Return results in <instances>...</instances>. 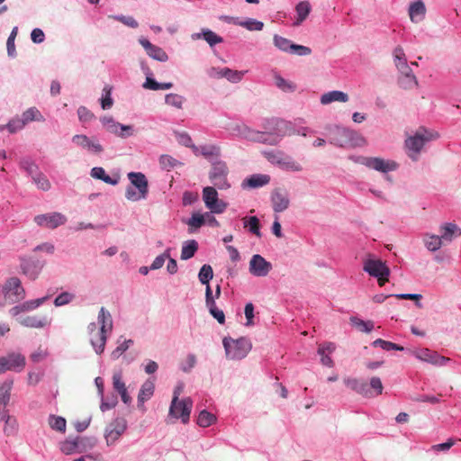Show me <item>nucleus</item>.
I'll list each match as a JSON object with an SVG mask.
<instances>
[{
  "mask_svg": "<svg viewBox=\"0 0 461 461\" xmlns=\"http://www.w3.org/2000/svg\"><path fill=\"white\" fill-rule=\"evenodd\" d=\"M330 142L341 148H356L366 144L365 138L358 132L339 126L330 131Z\"/></svg>",
  "mask_w": 461,
  "mask_h": 461,
  "instance_id": "1",
  "label": "nucleus"
},
{
  "mask_svg": "<svg viewBox=\"0 0 461 461\" xmlns=\"http://www.w3.org/2000/svg\"><path fill=\"white\" fill-rule=\"evenodd\" d=\"M222 343L226 357L231 360L244 358L252 348L251 341L244 337L238 339L224 338Z\"/></svg>",
  "mask_w": 461,
  "mask_h": 461,
  "instance_id": "2",
  "label": "nucleus"
},
{
  "mask_svg": "<svg viewBox=\"0 0 461 461\" xmlns=\"http://www.w3.org/2000/svg\"><path fill=\"white\" fill-rule=\"evenodd\" d=\"M438 138V134L437 132L429 131L423 127L420 128L413 136L409 137L405 140L407 149L414 153V155L410 154V157L416 159V156L420 153L424 144Z\"/></svg>",
  "mask_w": 461,
  "mask_h": 461,
  "instance_id": "3",
  "label": "nucleus"
},
{
  "mask_svg": "<svg viewBox=\"0 0 461 461\" xmlns=\"http://www.w3.org/2000/svg\"><path fill=\"white\" fill-rule=\"evenodd\" d=\"M349 159L352 160L354 163L364 165L368 168H372L382 173L393 171L398 167L395 161L385 160L381 158L350 156Z\"/></svg>",
  "mask_w": 461,
  "mask_h": 461,
  "instance_id": "4",
  "label": "nucleus"
},
{
  "mask_svg": "<svg viewBox=\"0 0 461 461\" xmlns=\"http://www.w3.org/2000/svg\"><path fill=\"white\" fill-rule=\"evenodd\" d=\"M192 408L193 401L189 397L179 401L172 399L168 411V419H180L183 424H186L190 420Z\"/></svg>",
  "mask_w": 461,
  "mask_h": 461,
  "instance_id": "5",
  "label": "nucleus"
},
{
  "mask_svg": "<svg viewBox=\"0 0 461 461\" xmlns=\"http://www.w3.org/2000/svg\"><path fill=\"white\" fill-rule=\"evenodd\" d=\"M229 169L225 162L217 161L212 164L209 173L211 183L221 190H226L230 187L228 181Z\"/></svg>",
  "mask_w": 461,
  "mask_h": 461,
  "instance_id": "6",
  "label": "nucleus"
},
{
  "mask_svg": "<svg viewBox=\"0 0 461 461\" xmlns=\"http://www.w3.org/2000/svg\"><path fill=\"white\" fill-rule=\"evenodd\" d=\"M5 300L8 303H14L23 300L25 296V291L18 277H10L6 280L3 287Z\"/></svg>",
  "mask_w": 461,
  "mask_h": 461,
  "instance_id": "7",
  "label": "nucleus"
},
{
  "mask_svg": "<svg viewBox=\"0 0 461 461\" xmlns=\"http://www.w3.org/2000/svg\"><path fill=\"white\" fill-rule=\"evenodd\" d=\"M127 420L122 417L113 420L104 429V438L107 446H113L127 429Z\"/></svg>",
  "mask_w": 461,
  "mask_h": 461,
  "instance_id": "8",
  "label": "nucleus"
},
{
  "mask_svg": "<svg viewBox=\"0 0 461 461\" xmlns=\"http://www.w3.org/2000/svg\"><path fill=\"white\" fill-rule=\"evenodd\" d=\"M26 364L25 357L18 352H11L0 357V374L6 371L21 372Z\"/></svg>",
  "mask_w": 461,
  "mask_h": 461,
  "instance_id": "9",
  "label": "nucleus"
},
{
  "mask_svg": "<svg viewBox=\"0 0 461 461\" xmlns=\"http://www.w3.org/2000/svg\"><path fill=\"white\" fill-rule=\"evenodd\" d=\"M203 200L206 208L212 213H222L228 205L218 198L215 186H206L203 189Z\"/></svg>",
  "mask_w": 461,
  "mask_h": 461,
  "instance_id": "10",
  "label": "nucleus"
},
{
  "mask_svg": "<svg viewBox=\"0 0 461 461\" xmlns=\"http://www.w3.org/2000/svg\"><path fill=\"white\" fill-rule=\"evenodd\" d=\"M98 323L100 324L99 337L95 343L102 348L106 343L107 336L113 330V320L110 312L104 307L100 309L98 314Z\"/></svg>",
  "mask_w": 461,
  "mask_h": 461,
  "instance_id": "11",
  "label": "nucleus"
},
{
  "mask_svg": "<svg viewBox=\"0 0 461 461\" xmlns=\"http://www.w3.org/2000/svg\"><path fill=\"white\" fill-rule=\"evenodd\" d=\"M273 40L275 46L282 51L294 53L298 56H308L312 53L309 47L292 43L288 39L282 36L276 34Z\"/></svg>",
  "mask_w": 461,
  "mask_h": 461,
  "instance_id": "12",
  "label": "nucleus"
},
{
  "mask_svg": "<svg viewBox=\"0 0 461 461\" xmlns=\"http://www.w3.org/2000/svg\"><path fill=\"white\" fill-rule=\"evenodd\" d=\"M249 270L254 276H267L272 270V264L266 260L261 255L255 254L250 258Z\"/></svg>",
  "mask_w": 461,
  "mask_h": 461,
  "instance_id": "13",
  "label": "nucleus"
},
{
  "mask_svg": "<svg viewBox=\"0 0 461 461\" xmlns=\"http://www.w3.org/2000/svg\"><path fill=\"white\" fill-rule=\"evenodd\" d=\"M101 122L107 131L113 133L121 138H126L133 134L131 125H123L113 120L111 116H104Z\"/></svg>",
  "mask_w": 461,
  "mask_h": 461,
  "instance_id": "14",
  "label": "nucleus"
},
{
  "mask_svg": "<svg viewBox=\"0 0 461 461\" xmlns=\"http://www.w3.org/2000/svg\"><path fill=\"white\" fill-rule=\"evenodd\" d=\"M34 221L40 226L55 229L63 225L67 221V218L60 212H53L37 215Z\"/></svg>",
  "mask_w": 461,
  "mask_h": 461,
  "instance_id": "15",
  "label": "nucleus"
},
{
  "mask_svg": "<svg viewBox=\"0 0 461 461\" xmlns=\"http://www.w3.org/2000/svg\"><path fill=\"white\" fill-rule=\"evenodd\" d=\"M271 203L273 210L276 212H282L285 211L290 204L288 192L282 188L274 189L271 194Z\"/></svg>",
  "mask_w": 461,
  "mask_h": 461,
  "instance_id": "16",
  "label": "nucleus"
},
{
  "mask_svg": "<svg viewBox=\"0 0 461 461\" xmlns=\"http://www.w3.org/2000/svg\"><path fill=\"white\" fill-rule=\"evenodd\" d=\"M240 134L250 141L267 143L270 145L277 144L276 138H272L271 140H269L268 138H266V132L252 130L246 125L240 127Z\"/></svg>",
  "mask_w": 461,
  "mask_h": 461,
  "instance_id": "17",
  "label": "nucleus"
},
{
  "mask_svg": "<svg viewBox=\"0 0 461 461\" xmlns=\"http://www.w3.org/2000/svg\"><path fill=\"white\" fill-rule=\"evenodd\" d=\"M398 69L401 73L399 77V85L402 88L411 89L418 86V80L407 63H403L402 65L399 66Z\"/></svg>",
  "mask_w": 461,
  "mask_h": 461,
  "instance_id": "18",
  "label": "nucleus"
},
{
  "mask_svg": "<svg viewBox=\"0 0 461 461\" xmlns=\"http://www.w3.org/2000/svg\"><path fill=\"white\" fill-rule=\"evenodd\" d=\"M364 270L371 276H389L390 269L382 260L367 259L364 263Z\"/></svg>",
  "mask_w": 461,
  "mask_h": 461,
  "instance_id": "19",
  "label": "nucleus"
},
{
  "mask_svg": "<svg viewBox=\"0 0 461 461\" xmlns=\"http://www.w3.org/2000/svg\"><path fill=\"white\" fill-rule=\"evenodd\" d=\"M345 384L357 393L361 394L364 397H373V393L368 387V384L357 378L347 377L344 378Z\"/></svg>",
  "mask_w": 461,
  "mask_h": 461,
  "instance_id": "20",
  "label": "nucleus"
},
{
  "mask_svg": "<svg viewBox=\"0 0 461 461\" xmlns=\"http://www.w3.org/2000/svg\"><path fill=\"white\" fill-rule=\"evenodd\" d=\"M128 178L140 194V197H147L149 193V183L146 176L140 172H130Z\"/></svg>",
  "mask_w": 461,
  "mask_h": 461,
  "instance_id": "21",
  "label": "nucleus"
},
{
  "mask_svg": "<svg viewBox=\"0 0 461 461\" xmlns=\"http://www.w3.org/2000/svg\"><path fill=\"white\" fill-rule=\"evenodd\" d=\"M139 42L145 49L147 54L150 58L161 62H165L168 59L167 54L160 47L153 45L147 39L140 38Z\"/></svg>",
  "mask_w": 461,
  "mask_h": 461,
  "instance_id": "22",
  "label": "nucleus"
},
{
  "mask_svg": "<svg viewBox=\"0 0 461 461\" xmlns=\"http://www.w3.org/2000/svg\"><path fill=\"white\" fill-rule=\"evenodd\" d=\"M72 140L77 145L87 149L90 152L99 154L103 151V147L100 143L88 138L86 135H75Z\"/></svg>",
  "mask_w": 461,
  "mask_h": 461,
  "instance_id": "23",
  "label": "nucleus"
},
{
  "mask_svg": "<svg viewBox=\"0 0 461 461\" xmlns=\"http://www.w3.org/2000/svg\"><path fill=\"white\" fill-rule=\"evenodd\" d=\"M113 389L121 395L122 401L125 404L131 402V397L127 392L125 383L122 381V375L121 372L114 373L113 375Z\"/></svg>",
  "mask_w": 461,
  "mask_h": 461,
  "instance_id": "24",
  "label": "nucleus"
},
{
  "mask_svg": "<svg viewBox=\"0 0 461 461\" xmlns=\"http://www.w3.org/2000/svg\"><path fill=\"white\" fill-rule=\"evenodd\" d=\"M272 123L276 124L273 137L277 138V142L279 141L280 137L292 135L294 133V129L292 127V123L287 121L279 118H274V122Z\"/></svg>",
  "mask_w": 461,
  "mask_h": 461,
  "instance_id": "25",
  "label": "nucleus"
},
{
  "mask_svg": "<svg viewBox=\"0 0 461 461\" xmlns=\"http://www.w3.org/2000/svg\"><path fill=\"white\" fill-rule=\"evenodd\" d=\"M191 38L193 40L203 39L211 47L221 43L223 41L222 37L216 34L210 29H202L201 32L193 33Z\"/></svg>",
  "mask_w": 461,
  "mask_h": 461,
  "instance_id": "26",
  "label": "nucleus"
},
{
  "mask_svg": "<svg viewBox=\"0 0 461 461\" xmlns=\"http://www.w3.org/2000/svg\"><path fill=\"white\" fill-rule=\"evenodd\" d=\"M20 323L27 328H44L50 324V320L46 316L32 315L20 321Z\"/></svg>",
  "mask_w": 461,
  "mask_h": 461,
  "instance_id": "27",
  "label": "nucleus"
},
{
  "mask_svg": "<svg viewBox=\"0 0 461 461\" xmlns=\"http://www.w3.org/2000/svg\"><path fill=\"white\" fill-rule=\"evenodd\" d=\"M270 182V176L268 175L256 174L246 178L243 183V187L258 188L267 185Z\"/></svg>",
  "mask_w": 461,
  "mask_h": 461,
  "instance_id": "28",
  "label": "nucleus"
},
{
  "mask_svg": "<svg viewBox=\"0 0 461 461\" xmlns=\"http://www.w3.org/2000/svg\"><path fill=\"white\" fill-rule=\"evenodd\" d=\"M155 391V384L151 379H148L145 381L139 392L138 395V405L139 407L142 405L146 401L149 400L153 395Z\"/></svg>",
  "mask_w": 461,
  "mask_h": 461,
  "instance_id": "29",
  "label": "nucleus"
},
{
  "mask_svg": "<svg viewBox=\"0 0 461 461\" xmlns=\"http://www.w3.org/2000/svg\"><path fill=\"white\" fill-rule=\"evenodd\" d=\"M441 238L443 241L450 242L454 236L461 235V229L455 223L449 222L440 227Z\"/></svg>",
  "mask_w": 461,
  "mask_h": 461,
  "instance_id": "30",
  "label": "nucleus"
},
{
  "mask_svg": "<svg viewBox=\"0 0 461 461\" xmlns=\"http://www.w3.org/2000/svg\"><path fill=\"white\" fill-rule=\"evenodd\" d=\"M336 101L346 103L348 101V95L344 92L335 90L325 93L321 97V103L322 104H329Z\"/></svg>",
  "mask_w": 461,
  "mask_h": 461,
  "instance_id": "31",
  "label": "nucleus"
},
{
  "mask_svg": "<svg viewBox=\"0 0 461 461\" xmlns=\"http://www.w3.org/2000/svg\"><path fill=\"white\" fill-rule=\"evenodd\" d=\"M21 268L23 273L29 276L32 280L36 279L41 271L40 267L25 258H22Z\"/></svg>",
  "mask_w": 461,
  "mask_h": 461,
  "instance_id": "32",
  "label": "nucleus"
},
{
  "mask_svg": "<svg viewBox=\"0 0 461 461\" xmlns=\"http://www.w3.org/2000/svg\"><path fill=\"white\" fill-rule=\"evenodd\" d=\"M192 149L196 156L202 155L204 158L218 156L220 154V149L214 145L192 146Z\"/></svg>",
  "mask_w": 461,
  "mask_h": 461,
  "instance_id": "33",
  "label": "nucleus"
},
{
  "mask_svg": "<svg viewBox=\"0 0 461 461\" xmlns=\"http://www.w3.org/2000/svg\"><path fill=\"white\" fill-rule=\"evenodd\" d=\"M423 241H424L425 247L429 251H436V250L439 249L443 244V240L440 236L432 235V234H429V233L424 235Z\"/></svg>",
  "mask_w": 461,
  "mask_h": 461,
  "instance_id": "34",
  "label": "nucleus"
},
{
  "mask_svg": "<svg viewBox=\"0 0 461 461\" xmlns=\"http://www.w3.org/2000/svg\"><path fill=\"white\" fill-rule=\"evenodd\" d=\"M297 19L294 25H300L309 15L311 12V5L308 1L300 2L295 7Z\"/></svg>",
  "mask_w": 461,
  "mask_h": 461,
  "instance_id": "35",
  "label": "nucleus"
},
{
  "mask_svg": "<svg viewBox=\"0 0 461 461\" xmlns=\"http://www.w3.org/2000/svg\"><path fill=\"white\" fill-rule=\"evenodd\" d=\"M416 358L435 365L438 359V353L429 348H422L413 352Z\"/></svg>",
  "mask_w": 461,
  "mask_h": 461,
  "instance_id": "36",
  "label": "nucleus"
},
{
  "mask_svg": "<svg viewBox=\"0 0 461 461\" xmlns=\"http://www.w3.org/2000/svg\"><path fill=\"white\" fill-rule=\"evenodd\" d=\"M22 121L26 125L30 122H44L45 118L36 107L27 109L22 115Z\"/></svg>",
  "mask_w": 461,
  "mask_h": 461,
  "instance_id": "37",
  "label": "nucleus"
},
{
  "mask_svg": "<svg viewBox=\"0 0 461 461\" xmlns=\"http://www.w3.org/2000/svg\"><path fill=\"white\" fill-rule=\"evenodd\" d=\"M426 8L421 1L412 3L409 8V15L412 22H418V16L422 17L425 14Z\"/></svg>",
  "mask_w": 461,
  "mask_h": 461,
  "instance_id": "38",
  "label": "nucleus"
},
{
  "mask_svg": "<svg viewBox=\"0 0 461 461\" xmlns=\"http://www.w3.org/2000/svg\"><path fill=\"white\" fill-rule=\"evenodd\" d=\"M216 416L212 413L203 410L200 411L196 423L203 428H207L216 422Z\"/></svg>",
  "mask_w": 461,
  "mask_h": 461,
  "instance_id": "39",
  "label": "nucleus"
},
{
  "mask_svg": "<svg viewBox=\"0 0 461 461\" xmlns=\"http://www.w3.org/2000/svg\"><path fill=\"white\" fill-rule=\"evenodd\" d=\"M274 80L276 86L284 92H294L296 89V86L293 82L287 81L278 73L274 74Z\"/></svg>",
  "mask_w": 461,
  "mask_h": 461,
  "instance_id": "40",
  "label": "nucleus"
},
{
  "mask_svg": "<svg viewBox=\"0 0 461 461\" xmlns=\"http://www.w3.org/2000/svg\"><path fill=\"white\" fill-rule=\"evenodd\" d=\"M1 420L5 421L4 432L7 436L14 435L17 430V421L16 419L8 415L7 413H3Z\"/></svg>",
  "mask_w": 461,
  "mask_h": 461,
  "instance_id": "41",
  "label": "nucleus"
},
{
  "mask_svg": "<svg viewBox=\"0 0 461 461\" xmlns=\"http://www.w3.org/2000/svg\"><path fill=\"white\" fill-rule=\"evenodd\" d=\"M198 249V244L194 240H189L184 244L181 250V259L187 260L194 257Z\"/></svg>",
  "mask_w": 461,
  "mask_h": 461,
  "instance_id": "42",
  "label": "nucleus"
},
{
  "mask_svg": "<svg viewBox=\"0 0 461 461\" xmlns=\"http://www.w3.org/2000/svg\"><path fill=\"white\" fill-rule=\"evenodd\" d=\"M13 387V380H5L0 383V402L7 405L10 400V392Z\"/></svg>",
  "mask_w": 461,
  "mask_h": 461,
  "instance_id": "43",
  "label": "nucleus"
},
{
  "mask_svg": "<svg viewBox=\"0 0 461 461\" xmlns=\"http://www.w3.org/2000/svg\"><path fill=\"white\" fill-rule=\"evenodd\" d=\"M242 221H244V226L249 227L250 232L257 237H261L259 221L256 216L244 217Z\"/></svg>",
  "mask_w": 461,
  "mask_h": 461,
  "instance_id": "44",
  "label": "nucleus"
},
{
  "mask_svg": "<svg viewBox=\"0 0 461 461\" xmlns=\"http://www.w3.org/2000/svg\"><path fill=\"white\" fill-rule=\"evenodd\" d=\"M280 167L285 170H290L294 172H299L303 170L302 165L290 157H283L280 163Z\"/></svg>",
  "mask_w": 461,
  "mask_h": 461,
  "instance_id": "45",
  "label": "nucleus"
},
{
  "mask_svg": "<svg viewBox=\"0 0 461 461\" xmlns=\"http://www.w3.org/2000/svg\"><path fill=\"white\" fill-rule=\"evenodd\" d=\"M32 178L39 189H41L42 191H48L50 189V182L43 173L39 171L38 173L33 175Z\"/></svg>",
  "mask_w": 461,
  "mask_h": 461,
  "instance_id": "46",
  "label": "nucleus"
},
{
  "mask_svg": "<svg viewBox=\"0 0 461 461\" xmlns=\"http://www.w3.org/2000/svg\"><path fill=\"white\" fill-rule=\"evenodd\" d=\"M213 277V271L210 265H203L198 274L199 281L203 285H210L209 282Z\"/></svg>",
  "mask_w": 461,
  "mask_h": 461,
  "instance_id": "47",
  "label": "nucleus"
},
{
  "mask_svg": "<svg viewBox=\"0 0 461 461\" xmlns=\"http://www.w3.org/2000/svg\"><path fill=\"white\" fill-rule=\"evenodd\" d=\"M49 424L51 429H53L57 431L65 432V430H66L67 421L62 417L54 416V415L50 416Z\"/></svg>",
  "mask_w": 461,
  "mask_h": 461,
  "instance_id": "48",
  "label": "nucleus"
},
{
  "mask_svg": "<svg viewBox=\"0 0 461 461\" xmlns=\"http://www.w3.org/2000/svg\"><path fill=\"white\" fill-rule=\"evenodd\" d=\"M159 163L162 168L169 171L173 169L174 167L182 165L181 162L174 158L173 157L169 155H162L159 158Z\"/></svg>",
  "mask_w": 461,
  "mask_h": 461,
  "instance_id": "49",
  "label": "nucleus"
},
{
  "mask_svg": "<svg viewBox=\"0 0 461 461\" xmlns=\"http://www.w3.org/2000/svg\"><path fill=\"white\" fill-rule=\"evenodd\" d=\"M245 72L239 70H232L229 68H223V77L227 78L230 82L238 83L241 81Z\"/></svg>",
  "mask_w": 461,
  "mask_h": 461,
  "instance_id": "50",
  "label": "nucleus"
},
{
  "mask_svg": "<svg viewBox=\"0 0 461 461\" xmlns=\"http://www.w3.org/2000/svg\"><path fill=\"white\" fill-rule=\"evenodd\" d=\"M351 323L363 332L369 333L374 329L373 321H365L358 318H351Z\"/></svg>",
  "mask_w": 461,
  "mask_h": 461,
  "instance_id": "51",
  "label": "nucleus"
},
{
  "mask_svg": "<svg viewBox=\"0 0 461 461\" xmlns=\"http://www.w3.org/2000/svg\"><path fill=\"white\" fill-rule=\"evenodd\" d=\"M235 23L246 28L249 31H261L264 27V23L262 22L257 21L255 19H248L247 21Z\"/></svg>",
  "mask_w": 461,
  "mask_h": 461,
  "instance_id": "52",
  "label": "nucleus"
},
{
  "mask_svg": "<svg viewBox=\"0 0 461 461\" xmlns=\"http://www.w3.org/2000/svg\"><path fill=\"white\" fill-rule=\"evenodd\" d=\"M109 18L118 21L130 28H137L139 26L138 22L132 16L109 15Z\"/></svg>",
  "mask_w": 461,
  "mask_h": 461,
  "instance_id": "53",
  "label": "nucleus"
},
{
  "mask_svg": "<svg viewBox=\"0 0 461 461\" xmlns=\"http://www.w3.org/2000/svg\"><path fill=\"white\" fill-rule=\"evenodd\" d=\"M368 387L373 393V397L378 396L383 393V384L381 379L377 376H373L370 379V384H368Z\"/></svg>",
  "mask_w": 461,
  "mask_h": 461,
  "instance_id": "54",
  "label": "nucleus"
},
{
  "mask_svg": "<svg viewBox=\"0 0 461 461\" xmlns=\"http://www.w3.org/2000/svg\"><path fill=\"white\" fill-rule=\"evenodd\" d=\"M104 95L101 98V106L104 110L110 109L113 104V100L111 97L112 87L105 86L104 88Z\"/></svg>",
  "mask_w": 461,
  "mask_h": 461,
  "instance_id": "55",
  "label": "nucleus"
},
{
  "mask_svg": "<svg viewBox=\"0 0 461 461\" xmlns=\"http://www.w3.org/2000/svg\"><path fill=\"white\" fill-rule=\"evenodd\" d=\"M17 32H18V28L14 27L7 39L6 47H7L8 55L10 57H15V55H16L14 41H15V38L17 35Z\"/></svg>",
  "mask_w": 461,
  "mask_h": 461,
  "instance_id": "56",
  "label": "nucleus"
},
{
  "mask_svg": "<svg viewBox=\"0 0 461 461\" xmlns=\"http://www.w3.org/2000/svg\"><path fill=\"white\" fill-rule=\"evenodd\" d=\"M205 216L201 213H193L191 218L188 220L187 224L190 228L198 229L202 227L205 222Z\"/></svg>",
  "mask_w": 461,
  "mask_h": 461,
  "instance_id": "57",
  "label": "nucleus"
},
{
  "mask_svg": "<svg viewBox=\"0 0 461 461\" xmlns=\"http://www.w3.org/2000/svg\"><path fill=\"white\" fill-rule=\"evenodd\" d=\"M165 101L166 104L168 105H172L176 108H181L184 102V97L177 94H168L166 95Z\"/></svg>",
  "mask_w": 461,
  "mask_h": 461,
  "instance_id": "58",
  "label": "nucleus"
},
{
  "mask_svg": "<svg viewBox=\"0 0 461 461\" xmlns=\"http://www.w3.org/2000/svg\"><path fill=\"white\" fill-rule=\"evenodd\" d=\"M21 167L25 170L32 177L39 172L38 166L30 159H23L20 162Z\"/></svg>",
  "mask_w": 461,
  "mask_h": 461,
  "instance_id": "59",
  "label": "nucleus"
},
{
  "mask_svg": "<svg viewBox=\"0 0 461 461\" xmlns=\"http://www.w3.org/2000/svg\"><path fill=\"white\" fill-rule=\"evenodd\" d=\"M74 297L75 295L68 292L61 293L59 295L56 297L54 304L56 306H63L65 304L69 303L74 299Z\"/></svg>",
  "mask_w": 461,
  "mask_h": 461,
  "instance_id": "60",
  "label": "nucleus"
},
{
  "mask_svg": "<svg viewBox=\"0 0 461 461\" xmlns=\"http://www.w3.org/2000/svg\"><path fill=\"white\" fill-rule=\"evenodd\" d=\"M264 157L273 164H277L280 166L281 160L284 157L281 151H264Z\"/></svg>",
  "mask_w": 461,
  "mask_h": 461,
  "instance_id": "61",
  "label": "nucleus"
},
{
  "mask_svg": "<svg viewBox=\"0 0 461 461\" xmlns=\"http://www.w3.org/2000/svg\"><path fill=\"white\" fill-rule=\"evenodd\" d=\"M131 344H132L131 339L124 340L112 352L111 357L113 359H117L122 353H124L129 348Z\"/></svg>",
  "mask_w": 461,
  "mask_h": 461,
  "instance_id": "62",
  "label": "nucleus"
},
{
  "mask_svg": "<svg viewBox=\"0 0 461 461\" xmlns=\"http://www.w3.org/2000/svg\"><path fill=\"white\" fill-rule=\"evenodd\" d=\"M77 444L75 441L66 440L60 444V451L65 455H70L76 451Z\"/></svg>",
  "mask_w": 461,
  "mask_h": 461,
  "instance_id": "63",
  "label": "nucleus"
},
{
  "mask_svg": "<svg viewBox=\"0 0 461 461\" xmlns=\"http://www.w3.org/2000/svg\"><path fill=\"white\" fill-rule=\"evenodd\" d=\"M78 118L81 122H89L95 118L94 113L85 106H80L77 110Z\"/></svg>",
  "mask_w": 461,
  "mask_h": 461,
  "instance_id": "64",
  "label": "nucleus"
}]
</instances>
